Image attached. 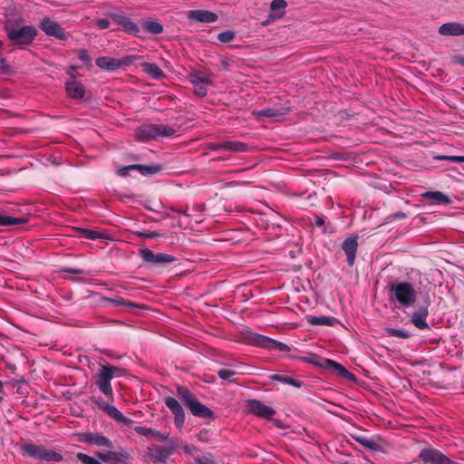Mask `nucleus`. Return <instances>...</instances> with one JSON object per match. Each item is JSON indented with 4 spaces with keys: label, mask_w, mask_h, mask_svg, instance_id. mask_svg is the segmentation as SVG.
Segmentation results:
<instances>
[{
    "label": "nucleus",
    "mask_w": 464,
    "mask_h": 464,
    "mask_svg": "<svg viewBox=\"0 0 464 464\" xmlns=\"http://www.w3.org/2000/svg\"><path fill=\"white\" fill-rule=\"evenodd\" d=\"M21 454L39 461L61 462L63 457L61 453L47 449L44 445L34 444L32 441H25L20 445Z\"/></svg>",
    "instance_id": "obj_1"
},
{
    "label": "nucleus",
    "mask_w": 464,
    "mask_h": 464,
    "mask_svg": "<svg viewBox=\"0 0 464 464\" xmlns=\"http://www.w3.org/2000/svg\"><path fill=\"white\" fill-rule=\"evenodd\" d=\"M5 30L9 41L13 45L22 47L30 44L37 34L34 26H18L14 24H5Z\"/></svg>",
    "instance_id": "obj_2"
},
{
    "label": "nucleus",
    "mask_w": 464,
    "mask_h": 464,
    "mask_svg": "<svg viewBox=\"0 0 464 464\" xmlns=\"http://www.w3.org/2000/svg\"><path fill=\"white\" fill-rule=\"evenodd\" d=\"M124 370L122 368L104 364L102 365L97 374L96 385L99 390L109 399L113 400V391L111 382L114 376H120Z\"/></svg>",
    "instance_id": "obj_3"
},
{
    "label": "nucleus",
    "mask_w": 464,
    "mask_h": 464,
    "mask_svg": "<svg viewBox=\"0 0 464 464\" xmlns=\"http://www.w3.org/2000/svg\"><path fill=\"white\" fill-rule=\"evenodd\" d=\"M390 293L402 306L409 307L416 301V291L409 282H395L390 285Z\"/></svg>",
    "instance_id": "obj_4"
},
{
    "label": "nucleus",
    "mask_w": 464,
    "mask_h": 464,
    "mask_svg": "<svg viewBox=\"0 0 464 464\" xmlns=\"http://www.w3.org/2000/svg\"><path fill=\"white\" fill-rule=\"evenodd\" d=\"M175 130L167 124H146L139 128L137 137L141 141L155 140L159 137H171Z\"/></svg>",
    "instance_id": "obj_5"
},
{
    "label": "nucleus",
    "mask_w": 464,
    "mask_h": 464,
    "mask_svg": "<svg viewBox=\"0 0 464 464\" xmlns=\"http://www.w3.org/2000/svg\"><path fill=\"white\" fill-rule=\"evenodd\" d=\"M245 338L248 344L266 350H277L281 352L291 351V348L287 344L256 333L248 332Z\"/></svg>",
    "instance_id": "obj_6"
},
{
    "label": "nucleus",
    "mask_w": 464,
    "mask_h": 464,
    "mask_svg": "<svg viewBox=\"0 0 464 464\" xmlns=\"http://www.w3.org/2000/svg\"><path fill=\"white\" fill-rule=\"evenodd\" d=\"M353 440L362 445L363 447L379 452H385L387 449V442L379 435L367 437L360 433L350 434Z\"/></svg>",
    "instance_id": "obj_7"
},
{
    "label": "nucleus",
    "mask_w": 464,
    "mask_h": 464,
    "mask_svg": "<svg viewBox=\"0 0 464 464\" xmlns=\"http://www.w3.org/2000/svg\"><path fill=\"white\" fill-rule=\"evenodd\" d=\"M419 459L423 464H457L441 451L432 448L421 450L419 454Z\"/></svg>",
    "instance_id": "obj_8"
},
{
    "label": "nucleus",
    "mask_w": 464,
    "mask_h": 464,
    "mask_svg": "<svg viewBox=\"0 0 464 464\" xmlns=\"http://www.w3.org/2000/svg\"><path fill=\"white\" fill-rule=\"evenodd\" d=\"M178 394L181 401L189 409L191 413L198 417H203V404L196 396L185 387H178Z\"/></svg>",
    "instance_id": "obj_9"
},
{
    "label": "nucleus",
    "mask_w": 464,
    "mask_h": 464,
    "mask_svg": "<svg viewBox=\"0 0 464 464\" xmlns=\"http://www.w3.org/2000/svg\"><path fill=\"white\" fill-rule=\"evenodd\" d=\"M246 409L247 412L266 420H271L276 412L272 407L256 399L247 400L246 401Z\"/></svg>",
    "instance_id": "obj_10"
},
{
    "label": "nucleus",
    "mask_w": 464,
    "mask_h": 464,
    "mask_svg": "<svg viewBox=\"0 0 464 464\" xmlns=\"http://www.w3.org/2000/svg\"><path fill=\"white\" fill-rule=\"evenodd\" d=\"M132 59L129 56L122 59H116L109 56H100L96 59V65L108 72H114L121 67L129 66Z\"/></svg>",
    "instance_id": "obj_11"
},
{
    "label": "nucleus",
    "mask_w": 464,
    "mask_h": 464,
    "mask_svg": "<svg viewBox=\"0 0 464 464\" xmlns=\"http://www.w3.org/2000/svg\"><path fill=\"white\" fill-rule=\"evenodd\" d=\"M139 255L144 262L151 265H166L176 260V258L171 255L165 253L154 254L150 248L140 249Z\"/></svg>",
    "instance_id": "obj_12"
},
{
    "label": "nucleus",
    "mask_w": 464,
    "mask_h": 464,
    "mask_svg": "<svg viewBox=\"0 0 464 464\" xmlns=\"http://www.w3.org/2000/svg\"><path fill=\"white\" fill-rule=\"evenodd\" d=\"M358 235H351L342 243V250L346 256V262L349 266H353L358 250Z\"/></svg>",
    "instance_id": "obj_13"
},
{
    "label": "nucleus",
    "mask_w": 464,
    "mask_h": 464,
    "mask_svg": "<svg viewBox=\"0 0 464 464\" xmlns=\"http://www.w3.org/2000/svg\"><path fill=\"white\" fill-rule=\"evenodd\" d=\"M40 28L47 35L54 36L60 40L66 39V33L64 29L57 23L50 18H44L40 24Z\"/></svg>",
    "instance_id": "obj_14"
},
{
    "label": "nucleus",
    "mask_w": 464,
    "mask_h": 464,
    "mask_svg": "<svg viewBox=\"0 0 464 464\" xmlns=\"http://www.w3.org/2000/svg\"><path fill=\"white\" fill-rule=\"evenodd\" d=\"M100 459L110 464H123L130 458L128 450H121L120 451L108 450L98 454Z\"/></svg>",
    "instance_id": "obj_15"
},
{
    "label": "nucleus",
    "mask_w": 464,
    "mask_h": 464,
    "mask_svg": "<svg viewBox=\"0 0 464 464\" xmlns=\"http://www.w3.org/2000/svg\"><path fill=\"white\" fill-rule=\"evenodd\" d=\"M81 441L84 442L88 445H95L98 447H107L111 448L112 442L110 439L107 437L99 434V433H93V432H86L81 434Z\"/></svg>",
    "instance_id": "obj_16"
},
{
    "label": "nucleus",
    "mask_w": 464,
    "mask_h": 464,
    "mask_svg": "<svg viewBox=\"0 0 464 464\" xmlns=\"http://www.w3.org/2000/svg\"><path fill=\"white\" fill-rule=\"evenodd\" d=\"M109 16L114 21V23L121 25L126 33L133 35L139 34L140 31V27L127 16L115 13L109 14Z\"/></svg>",
    "instance_id": "obj_17"
},
{
    "label": "nucleus",
    "mask_w": 464,
    "mask_h": 464,
    "mask_svg": "<svg viewBox=\"0 0 464 464\" xmlns=\"http://www.w3.org/2000/svg\"><path fill=\"white\" fill-rule=\"evenodd\" d=\"M173 452L174 447L172 445L154 446L150 450V457L154 462L165 463Z\"/></svg>",
    "instance_id": "obj_18"
},
{
    "label": "nucleus",
    "mask_w": 464,
    "mask_h": 464,
    "mask_svg": "<svg viewBox=\"0 0 464 464\" xmlns=\"http://www.w3.org/2000/svg\"><path fill=\"white\" fill-rule=\"evenodd\" d=\"M324 363V369L331 371L333 373L336 374L339 377L344 378L349 381H354L355 376L352 372H350L345 367H343L339 362L328 359L327 361H323Z\"/></svg>",
    "instance_id": "obj_19"
},
{
    "label": "nucleus",
    "mask_w": 464,
    "mask_h": 464,
    "mask_svg": "<svg viewBox=\"0 0 464 464\" xmlns=\"http://www.w3.org/2000/svg\"><path fill=\"white\" fill-rule=\"evenodd\" d=\"M166 406L171 411V412L175 415V424L178 427L183 425L185 421V414L180 403L172 397H167L164 400Z\"/></svg>",
    "instance_id": "obj_20"
},
{
    "label": "nucleus",
    "mask_w": 464,
    "mask_h": 464,
    "mask_svg": "<svg viewBox=\"0 0 464 464\" xmlns=\"http://www.w3.org/2000/svg\"><path fill=\"white\" fill-rule=\"evenodd\" d=\"M429 311L428 306H420L411 315V323L419 330H429L430 326L426 322Z\"/></svg>",
    "instance_id": "obj_21"
},
{
    "label": "nucleus",
    "mask_w": 464,
    "mask_h": 464,
    "mask_svg": "<svg viewBox=\"0 0 464 464\" xmlns=\"http://www.w3.org/2000/svg\"><path fill=\"white\" fill-rule=\"evenodd\" d=\"M439 34L443 36L464 35V24L459 23H445L439 28Z\"/></svg>",
    "instance_id": "obj_22"
},
{
    "label": "nucleus",
    "mask_w": 464,
    "mask_h": 464,
    "mask_svg": "<svg viewBox=\"0 0 464 464\" xmlns=\"http://www.w3.org/2000/svg\"><path fill=\"white\" fill-rule=\"evenodd\" d=\"M65 90L68 96L72 99L80 100L84 97L85 88L77 81H68L65 82Z\"/></svg>",
    "instance_id": "obj_23"
},
{
    "label": "nucleus",
    "mask_w": 464,
    "mask_h": 464,
    "mask_svg": "<svg viewBox=\"0 0 464 464\" xmlns=\"http://www.w3.org/2000/svg\"><path fill=\"white\" fill-rule=\"evenodd\" d=\"M103 411L114 420L121 422L126 426H130L132 420L125 417L116 407L112 405H103Z\"/></svg>",
    "instance_id": "obj_24"
},
{
    "label": "nucleus",
    "mask_w": 464,
    "mask_h": 464,
    "mask_svg": "<svg viewBox=\"0 0 464 464\" xmlns=\"http://www.w3.org/2000/svg\"><path fill=\"white\" fill-rule=\"evenodd\" d=\"M130 170H138L143 176L155 175L160 173L163 169V166L160 164L155 165H141V164H133L128 165Z\"/></svg>",
    "instance_id": "obj_25"
},
{
    "label": "nucleus",
    "mask_w": 464,
    "mask_h": 464,
    "mask_svg": "<svg viewBox=\"0 0 464 464\" xmlns=\"http://www.w3.org/2000/svg\"><path fill=\"white\" fill-rule=\"evenodd\" d=\"M306 322L311 325H327L334 326L337 323V319L334 317H328L324 315L315 316V315H306Z\"/></svg>",
    "instance_id": "obj_26"
},
{
    "label": "nucleus",
    "mask_w": 464,
    "mask_h": 464,
    "mask_svg": "<svg viewBox=\"0 0 464 464\" xmlns=\"http://www.w3.org/2000/svg\"><path fill=\"white\" fill-rule=\"evenodd\" d=\"M141 68L144 72H146L154 80H160L165 77V73L157 63H144L141 64Z\"/></svg>",
    "instance_id": "obj_27"
},
{
    "label": "nucleus",
    "mask_w": 464,
    "mask_h": 464,
    "mask_svg": "<svg viewBox=\"0 0 464 464\" xmlns=\"http://www.w3.org/2000/svg\"><path fill=\"white\" fill-rule=\"evenodd\" d=\"M287 3L285 0H273L270 4V17L279 19L284 16Z\"/></svg>",
    "instance_id": "obj_28"
},
{
    "label": "nucleus",
    "mask_w": 464,
    "mask_h": 464,
    "mask_svg": "<svg viewBox=\"0 0 464 464\" xmlns=\"http://www.w3.org/2000/svg\"><path fill=\"white\" fill-rule=\"evenodd\" d=\"M188 82L193 84L195 93L203 96V75L200 72H190L188 75Z\"/></svg>",
    "instance_id": "obj_29"
},
{
    "label": "nucleus",
    "mask_w": 464,
    "mask_h": 464,
    "mask_svg": "<svg viewBox=\"0 0 464 464\" xmlns=\"http://www.w3.org/2000/svg\"><path fill=\"white\" fill-rule=\"evenodd\" d=\"M216 147H220L222 150H231L234 152H245L248 147L246 143L237 140H228L218 143Z\"/></svg>",
    "instance_id": "obj_30"
},
{
    "label": "nucleus",
    "mask_w": 464,
    "mask_h": 464,
    "mask_svg": "<svg viewBox=\"0 0 464 464\" xmlns=\"http://www.w3.org/2000/svg\"><path fill=\"white\" fill-rule=\"evenodd\" d=\"M77 232L79 236L82 238L96 240V239H105L107 236L105 233L98 230H92L88 228L78 227Z\"/></svg>",
    "instance_id": "obj_31"
},
{
    "label": "nucleus",
    "mask_w": 464,
    "mask_h": 464,
    "mask_svg": "<svg viewBox=\"0 0 464 464\" xmlns=\"http://www.w3.org/2000/svg\"><path fill=\"white\" fill-rule=\"evenodd\" d=\"M141 26L145 31L151 34H160L163 32V25L157 20H143Z\"/></svg>",
    "instance_id": "obj_32"
},
{
    "label": "nucleus",
    "mask_w": 464,
    "mask_h": 464,
    "mask_svg": "<svg viewBox=\"0 0 464 464\" xmlns=\"http://www.w3.org/2000/svg\"><path fill=\"white\" fill-rule=\"evenodd\" d=\"M288 110L286 108H267L261 111H256V115L259 117H266V118H277L284 116L287 113Z\"/></svg>",
    "instance_id": "obj_33"
},
{
    "label": "nucleus",
    "mask_w": 464,
    "mask_h": 464,
    "mask_svg": "<svg viewBox=\"0 0 464 464\" xmlns=\"http://www.w3.org/2000/svg\"><path fill=\"white\" fill-rule=\"evenodd\" d=\"M423 197L427 199L433 200L439 204L448 205L451 202L449 196L440 191H428L423 194Z\"/></svg>",
    "instance_id": "obj_34"
},
{
    "label": "nucleus",
    "mask_w": 464,
    "mask_h": 464,
    "mask_svg": "<svg viewBox=\"0 0 464 464\" xmlns=\"http://www.w3.org/2000/svg\"><path fill=\"white\" fill-rule=\"evenodd\" d=\"M272 381H276L282 382L284 384H289L295 386L296 388H300L303 386V382L300 380L295 379L289 375H281V374H273L269 377Z\"/></svg>",
    "instance_id": "obj_35"
},
{
    "label": "nucleus",
    "mask_w": 464,
    "mask_h": 464,
    "mask_svg": "<svg viewBox=\"0 0 464 464\" xmlns=\"http://www.w3.org/2000/svg\"><path fill=\"white\" fill-rule=\"evenodd\" d=\"M27 219L24 218H13L11 216L0 213V227H10L25 224Z\"/></svg>",
    "instance_id": "obj_36"
},
{
    "label": "nucleus",
    "mask_w": 464,
    "mask_h": 464,
    "mask_svg": "<svg viewBox=\"0 0 464 464\" xmlns=\"http://www.w3.org/2000/svg\"><path fill=\"white\" fill-rule=\"evenodd\" d=\"M302 360L304 362H309L311 364H314V365H316V366H319V367L324 369V363H323V361H327L328 359L323 358V357L318 356L317 354L312 353L307 357L302 358Z\"/></svg>",
    "instance_id": "obj_37"
},
{
    "label": "nucleus",
    "mask_w": 464,
    "mask_h": 464,
    "mask_svg": "<svg viewBox=\"0 0 464 464\" xmlns=\"http://www.w3.org/2000/svg\"><path fill=\"white\" fill-rule=\"evenodd\" d=\"M106 301L112 304L113 306H128V307H134L136 304L130 301H127L121 297L117 298H108Z\"/></svg>",
    "instance_id": "obj_38"
},
{
    "label": "nucleus",
    "mask_w": 464,
    "mask_h": 464,
    "mask_svg": "<svg viewBox=\"0 0 464 464\" xmlns=\"http://www.w3.org/2000/svg\"><path fill=\"white\" fill-rule=\"evenodd\" d=\"M236 38V32L233 30H227L221 32L218 34V39L224 44L232 42Z\"/></svg>",
    "instance_id": "obj_39"
},
{
    "label": "nucleus",
    "mask_w": 464,
    "mask_h": 464,
    "mask_svg": "<svg viewBox=\"0 0 464 464\" xmlns=\"http://www.w3.org/2000/svg\"><path fill=\"white\" fill-rule=\"evenodd\" d=\"M237 373V372H235L233 370H229V369H221V370L218 371V375L219 376V378H221L222 380L228 381L229 382H236V381H235V379H233V377Z\"/></svg>",
    "instance_id": "obj_40"
},
{
    "label": "nucleus",
    "mask_w": 464,
    "mask_h": 464,
    "mask_svg": "<svg viewBox=\"0 0 464 464\" xmlns=\"http://www.w3.org/2000/svg\"><path fill=\"white\" fill-rule=\"evenodd\" d=\"M387 333L390 336L407 339L410 337V333L404 329L388 328Z\"/></svg>",
    "instance_id": "obj_41"
},
{
    "label": "nucleus",
    "mask_w": 464,
    "mask_h": 464,
    "mask_svg": "<svg viewBox=\"0 0 464 464\" xmlns=\"http://www.w3.org/2000/svg\"><path fill=\"white\" fill-rule=\"evenodd\" d=\"M435 160H447L456 163H464V156H448V155H435Z\"/></svg>",
    "instance_id": "obj_42"
},
{
    "label": "nucleus",
    "mask_w": 464,
    "mask_h": 464,
    "mask_svg": "<svg viewBox=\"0 0 464 464\" xmlns=\"http://www.w3.org/2000/svg\"><path fill=\"white\" fill-rule=\"evenodd\" d=\"M187 17L190 23L203 22V10H191L187 13Z\"/></svg>",
    "instance_id": "obj_43"
},
{
    "label": "nucleus",
    "mask_w": 464,
    "mask_h": 464,
    "mask_svg": "<svg viewBox=\"0 0 464 464\" xmlns=\"http://www.w3.org/2000/svg\"><path fill=\"white\" fill-rule=\"evenodd\" d=\"M76 458L82 464H102L98 459L82 452L77 453Z\"/></svg>",
    "instance_id": "obj_44"
},
{
    "label": "nucleus",
    "mask_w": 464,
    "mask_h": 464,
    "mask_svg": "<svg viewBox=\"0 0 464 464\" xmlns=\"http://www.w3.org/2000/svg\"><path fill=\"white\" fill-rule=\"evenodd\" d=\"M139 237L142 238H158L162 237V234L158 231L143 230L136 233Z\"/></svg>",
    "instance_id": "obj_45"
},
{
    "label": "nucleus",
    "mask_w": 464,
    "mask_h": 464,
    "mask_svg": "<svg viewBox=\"0 0 464 464\" xmlns=\"http://www.w3.org/2000/svg\"><path fill=\"white\" fill-rule=\"evenodd\" d=\"M78 58L84 63L87 66H92V59L89 54V52L85 49H81L78 51Z\"/></svg>",
    "instance_id": "obj_46"
},
{
    "label": "nucleus",
    "mask_w": 464,
    "mask_h": 464,
    "mask_svg": "<svg viewBox=\"0 0 464 464\" xmlns=\"http://www.w3.org/2000/svg\"><path fill=\"white\" fill-rule=\"evenodd\" d=\"M0 72L6 75H11L13 73V69L11 65L7 63L5 58H0Z\"/></svg>",
    "instance_id": "obj_47"
},
{
    "label": "nucleus",
    "mask_w": 464,
    "mask_h": 464,
    "mask_svg": "<svg viewBox=\"0 0 464 464\" xmlns=\"http://www.w3.org/2000/svg\"><path fill=\"white\" fill-rule=\"evenodd\" d=\"M218 416L210 409L205 406V425L217 420Z\"/></svg>",
    "instance_id": "obj_48"
},
{
    "label": "nucleus",
    "mask_w": 464,
    "mask_h": 464,
    "mask_svg": "<svg viewBox=\"0 0 464 464\" xmlns=\"http://www.w3.org/2000/svg\"><path fill=\"white\" fill-rule=\"evenodd\" d=\"M95 24L97 27H99L100 29L103 30V29H107L109 28L110 26V21L108 19H105V18H99L95 21Z\"/></svg>",
    "instance_id": "obj_49"
},
{
    "label": "nucleus",
    "mask_w": 464,
    "mask_h": 464,
    "mask_svg": "<svg viewBox=\"0 0 464 464\" xmlns=\"http://www.w3.org/2000/svg\"><path fill=\"white\" fill-rule=\"evenodd\" d=\"M63 272L72 274V275H84L85 272L82 269L80 268H74V267H63L62 269Z\"/></svg>",
    "instance_id": "obj_50"
},
{
    "label": "nucleus",
    "mask_w": 464,
    "mask_h": 464,
    "mask_svg": "<svg viewBox=\"0 0 464 464\" xmlns=\"http://www.w3.org/2000/svg\"><path fill=\"white\" fill-rule=\"evenodd\" d=\"M135 430L137 433L144 435V436L152 435V431H153V430H151V429H148V428L141 427V426L136 427Z\"/></svg>",
    "instance_id": "obj_51"
},
{
    "label": "nucleus",
    "mask_w": 464,
    "mask_h": 464,
    "mask_svg": "<svg viewBox=\"0 0 464 464\" xmlns=\"http://www.w3.org/2000/svg\"><path fill=\"white\" fill-rule=\"evenodd\" d=\"M218 19V15L215 13L205 11V23H212Z\"/></svg>",
    "instance_id": "obj_52"
},
{
    "label": "nucleus",
    "mask_w": 464,
    "mask_h": 464,
    "mask_svg": "<svg viewBox=\"0 0 464 464\" xmlns=\"http://www.w3.org/2000/svg\"><path fill=\"white\" fill-rule=\"evenodd\" d=\"M77 66L71 65L67 71V74L70 76V81H76V78L79 76L75 70L77 69Z\"/></svg>",
    "instance_id": "obj_53"
},
{
    "label": "nucleus",
    "mask_w": 464,
    "mask_h": 464,
    "mask_svg": "<svg viewBox=\"0 0 464 464\" xmlns=\"http://www.w3.org/2000/svg\"><path fill=\"white\" fill-rule=\"evenodd\" d=\"M205 464H218V460L211 453L205 454Z\"/></svg>",
    "instance_id": "obj_54"
},
{
    "label": "nucleus",
    "mask_w": 464,
    "mask_h": 464,
    "mask_svg": "<svg viewBox=\"0 0 464 464\" xmlns=\"http://www.w3.org/2000/svg\"><path fill=\"white\" fill-rule=\"evenodd\" d=\"M129 171H130V168L129 166H123L121 168H120L118 170H117V174L121 177H126L128 176L129 174Z\"/></svg>",
    "instance_id": "obj_55"
},
{
    "label": "nucleus",
    "mask_w": 464,
    "mask_h": 464,
    "mask_svg": "<svg viewBox=\"0 0 464 464\" xmlns=\"http://www.w3.org/2000/svg\"><path fill=\"white\" fill-rule=\"evenodd\" d=\"M151 436H153L154 438L158 439L160 441H164L168 439V435L161 434L160 431L154 430L152 431Z\"/></svg>",
    "instance_id": "obj_56"
},
{
    "label": "nucleus",
    "mask_w": 464,
    "mask_h": 464,
    "mask_svg": "<svg viewBox=\"0 0 464 464\" xmlns=\"http://www.w3.org/2000/svg\"><path fill=\"white\" fill-rule=\"evenodd\" d=\"M92 401L97 405V407L103 411V405H109V403L103 401L102 399H92Z\"/></svg>",
    "instance_id": "obj_57"
},
{
    "label": "nucleus",
    "mask_w": 464,
    "mask_h": 464,
    "mask_svg": "<svg viewBox=\"0 0 464 464\" xmlns=\"http://www.w3.org/2000/svg\"><path fill=\"white\" fill-rule=\"evenodd\" d=\"M218 143H212V142H208V143H205V151L207 150H219L221 149L220 147H216Z\"/></svg>",
    "instance_id": "obj_58"
},
{
    "label": "nucleus",
    "mask_w": 464,
    "mask_h": 464,
    "mask_svg": "<svg viewBox=\"0 0 464 464\" xmlns=\"http://www.w3.org/2000/svg\"><path fill=\"white\" fill-rule=\"evenodd\" d=\"M324 224V218L322 217L316 216L315 219H314V225L316 227H322Z\"/></svg>",
    "instance_id": "obj_59"
},
{
    "label": "nucleus",
    "mask_w": 464,
    "mask_h": 464,
    "mask_svg": "<svg viewBox=\"0 0 464 464\" xmlns=\"http://www.w3.org/2000/svg\"><path fill=\"white\" fill-rule=\"evenodd\" d=\"M394 218H406V214L403 213V212L399 211V212L394 214Z\"/></svg>",
    "instance_id": "obj_60"
},
{
    "label": "nucleus",
    "mask_w": 464,
    "mask_h": 464,
    "mask_svg": "<svg viewBox=\"0 0 464 464\" xmlns=\"http://www.w3.org/2000/svg\"><path fill=\"white\" fill-rule=\"evenodd\" d=\"M205 382L213 383L214 382V377H209L208 375L205 374Z\"/></svg>",
    "instance_id": "obj_61"
},
{
    "label": "nucleus",
    "mask_w": 464,
    "mask_h": 464,
    "mask_svg": "<svg viewBox=\"0 0 464 464\" xmlns=\"http://www.w3.org/2000/svg\"><path fill=\"white\" fill-rule=\"evenodd\" d=\"M212 351H214V350H213L211 347H207V346L205 345V350H204L205 354H206V353H209V352H212Z\"/></svg>",
    "instance_id": "obj_62"
},
{
    "label": "nucleus",
    "mask_w": 464,
    "mask_h": 464,
    "mask_svg": "<svg viewBox=\"0 0 464 464\" xmlns=\"http://www.w3.org/2000/svg\"><path fill=\"white\" fill-rule=\"evenodd\" d=\"M458 63L464 66V57H459L458 58Z\"/></svg>",
    "instance_id": "obj_63"
},
{
    "label": "nucleus",
    "mask_w": 464,
    "mask_h": 464,
    "mask_svg": "<svg viewBox=\"0 0 464 464\" xmlns=\"http://www.w3.org/2000/svg\"><path fill=\"white\" fill-rule=\"evenodd\" d=\"M341 113H342V116H341L342 118L348 119V114H347V112L345 111H341Z\"/></svg>",
    "instance_id": "obj_64"
}]
</instances>
